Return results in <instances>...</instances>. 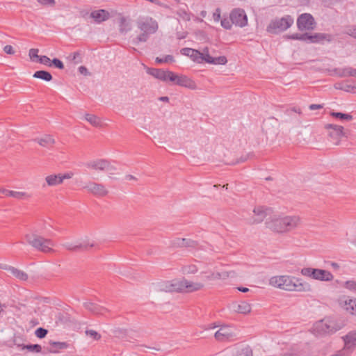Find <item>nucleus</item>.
<instances>
[{
	"label": "nucleus",
	"instance_id": "nucleus-33",
	"mask_svg": "<svg viewBox=\"0 0 356 356\" xmlns=\"http://www.w3.org/2000/svg\"><path fill=\"white\" fill-rule=\"evenodd\" d=\"M184 248H191L192 250H204L202 245H200L197 241L185 238Z\"/></svg>",
	"mask_w": 356,
	"mask_h": 356
},
{
	"label": "nucleus",
	"instance_id": "nucleus-12",
	"mask_svg": "<svg viewBox=\"0 0 356 356\" xmlns=\"http://www.w3.org/2000/svg\"><path fill=\"white\" fill-rule=\"evenodd\" d=\"M314 24V19L309 13L301 14L297 19V26L300 31L312 30Z\"/></svg>",
	"mask_w": 356,
	"mask_h": 356
},
{
	"label": "nucleus",
	"instance_id": "nucleus-45",
	"mask_svg": "<svg viewBox=\"0 0 356 356\" xmlns=\"http://www.w3.org/2000/svg\"><path fill=\"white\" fill-rule=\"evenodd\" d=\"M155 61H156V63H159V64L163 63L173 62L174 57L171 55H167L165 56L164 58H161L159 57H156Z\"/></svg>",
	"mask_w": 356,
	"mask_h": 356
},
{
	"label": "nucleus",
	"instance_id": "nucleus-11",
	"mask_svg": "<svg viewBox=\"0 0 356 356\" xmlns=\"http://www.w3.org/2000/svg\"><path fill=\"white\" fill-rule=\"evenodd\" d=\"M236 337L232 327L229 325H222L215 333V339L220 342L232 341Z\"/></svg>",
	"mask_w": 356,
	"mask_h": 356
},
{
	"label": "nucleus",
	"instance_id": "nucleus-18",
	"mask_svg": "<svg viewBox=\"0 0 356 356\" xmlns=\"http://www.w3.org/2000/svg\"><path fill=\"white\" fill-rule=\"evenodd\" d=\"M86 166L95 170L105 171L111 169L110 163L105 159H97L87 162Z\"/></svg>",
	"mask_w": 356,
	"mask_h": 356
},
{
	"label": "nucleus",
	"instance_id": "nucleus-3",
	"mask_svg": "<svg viewBox=\"0 0 356 356\" xmlns=\"http://www.w3.org/2000/svg\"><path fill=\"white\" fill-rule=\"evenodd\" d=\"M24 238L26 243L38 251L43 253L54 252L52 247L54 245V243L53 241L38 234V231L35 229L26 234Z\"/></svg>",
	"mask_w": 356,
	"mask_h": 356
},
{
	"label": "nucleus",
	"instance_id": "nucleus-6",
	"mask_svg": "<svg viewBox=\"0 0 356 356\" xmlns=\"http://www.w3.org/2000/svg\"><path fill=\"white\" fill-rule=\"evenodd\" d=\"M63 247L68 251L73 252H89L91 248L97 247L94 241L88 239L79 240L75 242H65Z\"/></svg>",
	"mask_w": 356,
	"mask_h": 356
},
{
	"label": "nucleus",
	"instance_id": "nucleus-42",
	"mask_svg": "<svg viewBox=\"0 0 356 356\" xmlns=\"http://www.w3.org/2000/svg\"><path fill=\"white\" fill-rule=\"evenodd\" d=\"M185 238H176L171 241V246L173 248H184Z\"/></svg>",
	"mask_w": 356,
	"mask_h": 356
},
{
	"label": "nucleus",
	"instance_id": "nucleus-48",
	"mask_svg": "<svg viewBox=\"0 0 356 356\" xmlns=\"http://www.w3.org/2000/svg\"><path fill=\"white\" fill-rule=\"evenodd\" d=\"M37 61L39 62L40 63L44 64V65H47V66H51V60L47 56H40L39 60H37Z\"/></svg>",
	"mask_w": 356,
	"mask_h": 356
},
{
	"label": "nucleus",
	"instance_id": "nucleus-53",
	"mask_svg": "<svg viewBox=\"0 0 356 356\" xmlns=\"http://www.w3.org/2000/svg\"><path fill=\"white\" fill-rule=\"evenodd\" d=\"M346 286L347 289L350 290H353L356 291V282L354 281H347L346 282Z\"/></svg>",
	"mask_w": 356,
	"mask_h": 356
},
{
	"label": "nucleus",
	"instance_id": "nucleus-17",
	"mask_svg": "<svg viewBox=\"0 0 356 356\" xmlns=\"http://www.w3.org/2000/svg\"><path fill=\"white\" fill-rule=\"evenodd\" d=\"M84 188L87 189L89 193H91L97 197L106 196L108 193V190L103 184L95 182L89 183L88 185L84 186Z\"/></svg>",
	"mask_w": 356,
	"mask_h": 356
},
{
	"label": "nucleus",
	"instance_id": "nucleus-44",
	"mask_svg": "<svg viewBox=\"0 0 356 356\" xmlns=\"http://www.w3.org/2000/svg\"><path fill=\"white\" fill-rule=\"evenodd\" d=\"M178 75L175 74L174 72L171 71H166L165 74V81H171L173 83H177V79Z\"/></svg>",
	"mask_w": 356,
	"mask_h": 356
},
{
	"label": "nucleus",
	"instance_id": "nucleus-57",
	"mask_svg": "<svg viewBox=\"0 0 356 356\" xmlns=\"http://www.w3.org/2000/svg\"><path fill=\"white\" fill-rule=\"evenodd\" d=\"M323 106V105L321 104H311L309 105V108L310 110L313 111V110H316V109H321L322 108Z\"/></svg>",
	"mask_w": 356,
	"mask_h": 356
},
{
	"label": "nucleus",
	"instance_id": "nucleus-20",
	"mask_svg": "<svg viewBox=\"0 0 356 356\" xmlns=\"http://www.w3.org/2000/svg\"><path fill=\"white\" fill-rule=\"evenodd\" d=\"M332 72L339 77L354 76L356 77V69L352 67L344 68H334Z\"/></svg>",
	"mask_w": 356,
	"mask_h": 356
},
{
	"label": "nucleus",
	"instance_id": "nucleus-60",
	"mask_svg": "<svg viewBox=\"0 0 356 356\" xmlns=\"http://www.w3.org/2000/svg\"><path fill=\"white\" fill-rule=\"evenodd\" d=\"M324 264L325 265L327 266H331V267H339L338 264L335 262H333V261H324Z\"/></svg>",
	"mask_w": 356,
	"mask_h": 356
},
{
	"label": "nucleus",
	"instance_id": "nucleus-26",
	"mask_svg": "<svg viewBox=\"0 0 356 356\" xmlns=\"http://www.w3.org/2000/svg\"><path fill=\"white\" fill-rule=\"evenodd\" d=\"M40 145L45 147H51L55 143V140L51 135H45L42 138L34 139Z\"/></svg>",
	"mask_w": 356,
	"mask_h": 356
},
{
	"label": "nucleus",
	"instance_id": "nucleus-9",
	"mask_svg": "<svg viewBox=\"0 0 356 356\" xmlns=\"http://www.w3.org/2000/svg\"><path fill=\"white\" fill-rule=\"evenodd\" d=\"M325 129H331L329 132V136L333 144L335 145H339L340 144V139L342 136H346L342 126L327 124L325 125Z\"/></svg>",
	"mask_w": 356,
	"mask_h": 356
},
{
	"label": "nucleus",
	"instance_id": "nucleus-7",
	"mask_svg": "<svg viewBox=\"0 0 356 356\" xmlns=\"http://www.w3.org/2000/svg\"><path fill=\"white\" fill-rule=\"evenodd\" d=\"M293 18L291 15H286L282 18L272 20L267 26V31L270 33H277L289 29L293 24Z\"/></svg>",
	"mask_w": 356,
	"mask_h": 356
},
{
	"label": "nucleus",
	"instance_id": "nucleus-39",
	"mask_svg": "<svg viewBox=\"0 0 356 356\" xmlns=\"http://www.w3.org/2000/svg\"><path fill=\"white\" fill-rule=\"evenodd\" d=\"M343 33L356 39V25H348L344 27Z\"/></svg>",
	"mask_w": 356,
	"mask_h": 356
},
{
	"label": "nucleus",
	"instance_id": "nucleus-58",
	"mask_svg": "<svg viewBox=\"0 0 356 356\" xmlns=\"http://www.w3.org/2000/svg\"><path fill=\"white\" fill-rule=\"evenodd\" d=\"M300 35V33H293V34H291V35H286V38H289V39H291V40H299Z\"/></svg>",
	"mask_w": 356,
	"mask_h": 356
},
{
	"label": "nucleus",
	"instance_id": "nucleus-24",
	"mask_svg": "<svg viewBox=\"0 0 356 356\" xmlns=\"http://www.w3.org/2000/svg\"><path fill=\"white\" fill-rule=\"evenodd\" d=\"M176 85L190 89L195 88V82L185 75H178Z\"/></svg>",
	"mask_w": 356,
	"mask_h": 356
},
{
	"label": "nucleus",
	"instance_id": "nucleus-41",
	"mask_svg": "<svg viewBox=\"0 0 356 356\" xmlns=\"http://www.w3.org/2000/svg\"><path fill=\"white\" fill-rule=\"evenodd\" d=\"M9 197H15L18 200H22L24 198L31 197V195H29L25 192H22V191H11V192L10 193Z\"/></svg>",
	"mask_w": 356,
	"mask_h": 356
},
{
	"label": "nucleus",
	"instance_id": "nucleus-59",
	"mask_svg": "<svg viewBox=\"0 0 356 356\" xmlns=\"http://www.w3.org/2000/svg\"><path fill=\"white\" fill-rule=\"evenodd\" d=\"M72 176V173H65V174H60V178H62V183L63 182L64 179H70Z\"/></svg>",
	"mask_w": 356,
	"mask_h": 356
},
{
	"label": "nucleus",
	"instance_id": "nucleus-49",
	"mask_svg": "<svg viewBox=\"0 0 356 356\" xmlns=\"http://www.w3.org/2000/svg\"><path fill=\"white\" fill-rule=\"evenodd\" d=\"M39 50L38 49H31L29 50V57L31 60H34L35 58L38 59V60L40 58V56L38 55Z\"/></svg>",
	"mask_w": 356,
	"mask_h": 356
},
{
	"label": "nucleus",
	"instance_id": "nucleus-37",
	"mask_svg": "<svg viewBox=\"0 0 356 356\" xmlns=\"http://www.w3.org/2000/svg\"><path fill=\"white\" fill-rule=\"evenodd\" d=\"M346 309L351 314H356V300L349 299L345 301Z\"/></svg>",
	"mask_w": 356,
	"mask_h": 356
},
{
	"label": "nucleus",
	"instance_id": "nucleus-61",
	"mask_svg": "<svg viewBox=\"0 0 356 356\" xmlns=\"http://www.w3.org/2000/svg\"><path fill=\"white\" fill-rule=\"evenodd\" d=\"M245 354V356H252V350L249 348H245L241 350Z\"/></svg>",
	"mask_w": 356,
	"mask_h": 356
},
{
	"label": "nucleus",
	"instance_id": "nucleus-10",
	"mask_svg": "<svg viewBox=\"0 0 356 356\" xmlns=\"http://www.w3.org/2000/svg\"><path fill=\"white\" fill-rule=\"evenodd\" d=\"M340 327H335V323L332 321L322 320L314 325V330L319 334H331L335 332Z\"/></svg>",
	"mask_w": 356,
	"mask_h": 356
},
{
	"label": "nucleus",
	"instance_id": "nucleus-52",
	"mask_svg": "<svg viewBox=\"0 0 356 356\" xmlns=\"http://www.w3.org/2000/svg\"><path fill=\"white\" fill-rule=\"evenodd\" d=\"M38 1L42 6H51L55 5V0H38Z\"/></svg>",
	"mask_w": 356,
	"mask_h": 356
},
{
	"label": "nucleus",
	"instance_id": "nucleus-63",
	"mask_svg": "<svg viewBox=\"0 0 356 356\" xmlns=\"http://www.w3.org/2000/svg\"><path fill=\"white\" fill-rule=\"evenodd\" d=\"M220 17V10L217 9L216 13H213V18L215 20L218 21Z\"/></svg>",
	"mask_w": 356,
	"mask_h": 356
},
{
	"label": "nucleus",
	"instance_id": "nucleus-28",
	"mask_svg": "<svg viewBox=\"0 0 356 356\" xmlns=\"http://www.w3.org/2000/svg\"><path fill=\"white\" fill-rule=\"evenodd\" d=\"M205 57L204 62L209 64L225 65L227 62V59L225 56L213 58L209 54H206Z\"/></svg>",
	"mask_w": 356,
	"mask_h": 356
},
{
	"label": "nucleus",
	"instance_id": "nucleus-8",
	"mask_svg": "<svg viewBox=\"0 0 356 356\" xmlns=\"http://www.w3.org/2000/svg\"><path fill=\"white\" fill-rule=\"evenodd\" d=\"M301 273L321 281H330L333 279L330 272L321 268H302Z\"/></svg>",
	"mask_w": 356,
	"mask_h": 356
},
{
	"label": "nucleus",
	"instance_id": "nucleus-64",
	"mask_svg": "<svg viewBox=\"0 0 356 356\" xmlns=\"http://www.w3.org/2000/svg\"><path fill=\"white\" fill-rule=\"evenodd\" d=\"M125 178L127 180H136L137 179L134 176H133L131 175H126Z\"/></svg>",
	"mask_w": 356,
	"mask_h": 356
},
{
	"label": "nucleus",
	"instance_id": "nucleus-29",
	"mask_svg": "<svg viewBox=\"0 0 356 356\" xmlns=\"http://www.w3.org/2000/svg\"><path fill=\"white\" fill-rule=\"evenodd\" d=\"M147 72L149 74L155 77L156 79H158L163 81H165L166 71L165 70L156 68H147Z\"/></svg>",
	"mask_w": 356,
	"mask_h": 356
},
{
	"label": "nucleus",
	"instance_id": "nucleus-16",
	"mask_svg": "<svg viewBox=\"0 0 356 356\" xmlns=\"http://www.w3.org/2000/svg\"><path fill=\"white\" fill-rule=\"evenodd\" d=\"M271 211V209L263 206L255 207L253 210L254 217L252 218L250 223L257 224L261 222L268 215L270 214Z\"/></svg>",
	"mask_w": 356,
	"mask_h": 356
},
{
	"label": "nucleus",
	"instance_id": "nucleus-38",
	"mask_svg": "<svg viewBox=\"0 0 356 356\" xmlns=\"http://www.w3.org/2000/svg\"><path fill=\"white\" fill-rule=\"evenodd\" d=\"M86 120L95 127H99L101 124L100 118L92 114H86L85 116Z\"/></svg>",
	"mask_w": 356,
	"mask_h": 356
},
{
	"label": "nucleus",
	"instance_id": "nucleus-21",
	"mask_svg": "<svg viewBox=\"0 0 356 356\" xmlns=\"http://www.w3.org/2000/svg\"><path fill=\"white\" fill-rule=\"evenodd\" d=\"M332 40V35L327 33H316L314 34H309V42L311 43H319L325 40L330 42Z\"/></svg>",
	"mask_w": 356,
	"mask_h": 356
},
{
	"label": "nucleus",
	"instance_id": "nucleus-25",
	"mask_svg": "<svg viewBox=\"0 0 356 356\" xmlns=\"http://www.w3.org/2000/svg\"><path fill=\"white\" fill-rule=\"evenodd\" d=\"M346 348H352L356 346V332L352 331L342 337Z\"/></svg>",
	"mask_w": 356,
	"mask_h": 356
},
{
	"label": "nucleus",
	"instance_id": "nucleus-51",
	"mask_svg": "<svg viewBox=\"0 0 356 356\" xmlns=\"http://www.w3.org/2000/svg\"><path fill=\"white\" fill-rule=\"evenodd\" d=\"M228 19H223L221 20V25L226 29H230L232 28V22Z\"/></svg>",
	"mask_w": 356,
	"mask_h": 356
},
{
	"label": "nucleus",
	"instance_id": "nucleus-2",
	"mask_svg": "<svg viewBox=\"0 0 356 356\" xmlns=\"http://www.w3.org/2000/svg\"><path fill=\"white\" fill-rule=\"evenodd\" d=\"M298 216H273L268 218L266 227L276 233H286L293 231L301 225Z\"/></svg>",
	"mask_w": 356,
	"mask_h": 356
},
{
	"label": "nucleus",
	"instance_id": "nucleus-31",
	"mask_svg": "<svg viewBox=\"0 0 356 356\" xmlns=\"http://www.w3.org/2000/svg\"><path fill=\"white\" fill-rule=\"evenodd\" d=\"M10 274L21 280H26L28 279V274L20 270L19 268H6Z\"/></svg>",
	"mask_w": 356,
	"mask_h": 356
},
{
	"label": "nucleus",
	"instance_id": "nucleus-46",
	"mask_svg": "<svg viewBox=\"0 0 356 356\" xmlns=\"http://www.w3.org/2000/svg\"><path fill=\"white\" fill-rule=\"evenodd\" d=\"M47 333H48L47 330H46L43 327H39L35 332V336L40 339L44 338L46 337V335L47 334Z\"/></svg>",
	"mask_w": 356,
	"mask_h": 356
},
{
	"label": "nucleus",
	"instance_id": "nucleus-1",
	"mask_svg": "<svg viewBox=\"0 0 356 356\" xmlns=\"http://www.w3.org/2000/svg\"><path fill=\"white\" fill-rule=\"evenodd\" d=\"M269 284L273 287L287 291H312V287L309 284L289 275L273 276L269 280Z\"/></svg>",
	"mask_w": 356,
	"mask_h": 356
},
{
	"label": "nucleus",
	"instance_id": "nucleus-35",
	"mask_svg": "<svg viewBox=\"0 0 356 356\" xmlns=\"http://www.w3.org/2000/svg\"><path fill=\"white\" fill-rule=\"evenodd\" d=\"M330 115L333 118H338L341 120H347V121H350V120H353V115H351L350 114L343 113H340V112H334V111H332L330 113Z\"/></svg>",
	"mask_w": 356,
	"mask_h": 356
},
{
	"label": "nucleus",
	"instance_id": "nucleus-54",
	"mask_svg": "<svg viewBox=\"0 0 356 356\" xmlns=\"http://www.w3.org/2000/svg\"><path fill=\"white\" fill-rule=\"evenodd\" d=\"M3 51L8 54L13 55L15 54V51L11 45H6L3 47Z\"/></svg>",
	"mask_w": 356,
	"mask_h": 356
},
{
	"label": "nucleus",
	"instance_id": "nucleus-36",
	"mask_svg": "<svg viewBox=\"0 0 356 356\" xmlns=\"http://www.w3.org/2000/svg\"><path fill=\"white\" fill-rule=\"evenodd\" d=\"M131 30V26L129 22L124 17H122L120 19V31L121 33H126Z\"/></svg>",
	"mask_w": 356,
	"mask_h": 356
},
{
	"label": "nucleus",
	"instance_id": "nucleus-4",
	"mask_svg": "<svg viewBox=\"0 0 356 356\" xmlns=\"http://www.w3.org/2000/svg\"><path fill=\"white\" fill-rule=\"evenodd\" d=\"M137 26L141 33L134 40V44L147 41L149 35L156 33L159 28L158 23L152 18L138 20Z\"/></svg>",
	"mask_w": 356,
	"mask_h": 356
},
{
	"label": "nucleus",
	"instance_id": "nucleus-27",
	"mask_svg": "<svg viewBox=\"0 0 356 356\" xmlns=\"http://www.w3.org/2000/svg\"><path fill=\"white\" fill-rule=\"evenodd\" d=\"M49 344L51 347L47 348L48 352L54 353H58L59 350L66 349L69 347V344L66 342L49 341Z\"/></svg>",
	"mask_w": 356,
	"mask_h": 356
},
{
	"label": "nucleus",
	"instance_id": "nucleus-15",
	"mask_svg": "<svg viewBox=\"0 0 356 356\" xmlns=\"http://www.w3.org/2000/svg\"><path fill=\"white\" fill-rule=\"evenodd\" d=\"M231 273H234V272H227L225 270L222 272H213L211 270H207L202 273L201 279L205 282H212L217 280H225L230 276Z\"/></svg>",
	"mask_w": 356,
	"mask_h": 356
},
{
	"label": "nucleus",
	"instance_id": "nucleus-5",
	"mask_svg": "<svg viewBox=\"0 0 356 356\" xmlns=\"http://www.w3.org/2000/svg\"><path fill=\"white\" fill-rule=\"evenodd\" d=\"M202 287L203 284L202 283L193 282L184 278L172 280L168 286L170 291L179 293H191L200 290Z\"/></svg>",
	"mask_w": 356,
	"mask_h": 356
},
{
	"label": "nucleus",
	"instance_id": "nucleus-23",
	"mask_svg": "<svg viewBox=\"0 0 356 356\" xmlns=\"http://www.w3.org/2000/svg\"><path fill=\"white\" fill-rule=\"evenodd\" d=\"M84 307L87 310L94 314H104L105 312H108L106 308L91 302H85Z\"/></svg>",
	"mask_w": 356,
	"mask_h": 356
},
{
	"label": "nucleus",
	"instance_id": "nucleus-50",
	"mask_svg": "<svg viewBox=\"0 0 356 356\" xmlns=\"http://www.w3.org/2000/svg\"><path fill=\"white\" fill-rule=\"evenodd\" d=\"M51 65H54L56 68L60 70H63L64 68L63 62L58 58H54L51 60Z\"/></svg>",
	"mask_w": 356,
	"mask_h": 356
},
{
	"label": "nucleus",
	"instance_id": "nucleus-47",
	"mask_svg": "<svg viewBox=\"0 0 356 356\" xmlns=\"http://www.w3.org/2000/svg\"><path fill=\"white\" fill-rule=\"evenodd\" d=\"M86 333L88 336L92 337L95 340H99L101 338V335L93 330H88L86 331Z\"/></svg>",
	"mask_w": 356,
	"mask_h": 356
},
{
	"label": "nucleus",
	"instance_id": "nucleus-32",
	"mask_svg": "<svg viewBox=\"0 0 356 356\" xmlns=\"http://www.w3.org/2000/svg\"><path fill=\"white\" fill-rule=\"evenodd\" d=\"M33 76L36 79H40L45 81H50L52 80L53 76L50 72L46 70H38L35 72Z\"/></svg>",
	"mask_w": 356,
	"mask_h": 356
},
{
	"label": "nucleus",
	"instance_id": "nucleus-22",
	"mask_svg": "<svg viewBox=\"0 0 356 356\" xmlns=\"http://www.w3.org/2000/svg\"><path fill=\"white\" fill-rule=\"evenodd\" d=\"M90 17L94 19L96 23L99 24L107 20L110 17V14L108 11L104 9H100L91 12Z\"/></svg>",
	"mask_w": 356,
	"mask_h": 356
},
{
	"label": "nucleus",
	"instance_id": "nucleus-40",
	"mask_svg": "<svg viewBox=\"0 0 356 356\" xmlns=\"http://www.w3.org/2000/svg\"><path fill=\"white\" fill-rule=\"evenodd\" d=\"M22 349H26L29 352L32 353H40L42 351V347L39 344H27V345H22Z\"/></svg>",
	"mask_w": 356,
	"mask_h": 356
},
{
	"label": "nucleus",
	"instance_id": "nucleus-43",
	"mask_svg": "<svg viewBox=\"0 0 356 356\" xmlns=\"http://www.w3.org/2000/svg\"><path fill=\"white\" fill-rule=\"evenodd\" d=\"M68 58L74 64H78L82 62L81 54L79 51H76L68 56Z\"/></svg>",
	"mask_w": 356,
	"mask_h": 356
},
{
	"label": "nucleus",
	"instance_id": "nucleus-30",
	"mask_svg": "<svg viewBox=\"0 0 356 356\" xmlns=\"http://www.w3.org/2000/svg\"><path fill=\"white\" fill-rule=\"evenodd\" d=\"M45 181L49 186H54L62 184L60 174L50 175L46 177Z\"/></svg>",
	"mask_w": 356,
	"mask_h": 356
},
{
	"label": "nucleus",
	"instance_id": "nucleus-55",
	"mask_svg": "<svg viewBox=\"0 0 356 356\" xmlns=\"http://www.w3.org/2000/svg\"><path fill=\"white\" fill-rule=\"evenodd\" d=\"M299 40L301 41H309V33H305L300 35Z\"/></svg>",
	"mask_w": 356,
	"mask_h": 356
},
{
	"label": "nucleus",
	"instance_id": "nucleus-56",
	"mask_svg": "<svg viewBox=\"0 0 356 356\" xmlns=\"http://www.w3.org/2000/svg\"><path fill=\"white\" fill-rule=\"evenodd\" d=\"M79 72L81 74H84V75H87L88 74V69L85 67V66H80L79 67Z\"/></svg>",
	"mask_w": 356,
	"mask_h": 356
},
{
	"label": "nucleus",
	"instance_id": "nucleus-14",
	"mask_svg": "<svg viewBox=\"0 0 356 356\" xmlns=\"http://www.w3.org/2000/svg\"><path fill=\"white\" fill-rule=\"evenodd\" d=\"M117 273L127 282L136 281L143 277L142 273L136 268H119Z\"/></svg>",
	"mask_w": 356,
	"mask_h": 356
},
{
	"label": "nucleus",
	"instance_id": "nucleus-13",
	"mask_svg": "<svg viewBox=\"0 0 356 356\" xmlns=\"http://www.w3.org/2000/svg\"><path fill=\"white\" fill-rule=\"evenodd\" d=\"M230 20L232 24L243 27L248 24V17L244 10L235 8L230 13Z\"/></svg>",
	"mask_w": 356,
	"mask_h": 356
},
{
	"label": "nucleus",
	"instance_id": "nucleus-19",
	"mask_svg": "<svg viewBox=\"0 0 356 356\" xmlns=\"http://www.w3.org/2000/svg\"><path fill=\"white\" fill-rule=\"evenodd\" d=\"M181 54L189 56L193 61L198 63L204 62V58H206L205 56H202L200 51L188 47L181 49ZM204 55L206 56L205 54Z\"/></svg>",
	"mask_w": 356,
	"mask_h": 356
},
{
	"label": "nucleus",
	"instance_id": "nucleus-62",
	"mask_svg": "<svg viewBox=\"0 0 356 356\" xmlns=\"http://www.w3.org/2000/svg\"><path fill=\"white\" fill-rule=\"evenodd\" d=\"M10 192H11V191H10V190H7V189L3 188H0V193L4 194L6 196H8L9 197Z\"/></svg>",
	"mask_w": 356,
	"mask_h": 356
},
{
	"label": "nucleus",
	"instance_id": "nucleus-34",
	"mask_svg": "<svg viewBox=\"0 0 356 356\" xmlns=\"http://www.w3.org/2000/svg\"><path fill=\"white\" fill-rule=\"evenodd\" d=\"M235 311L240 314H246L250 312L251 307L250 305L246 302H241L237 305Z\"/></svg>",
	"mask_w": 356,
	"mask_h": 356
}]
</instances>
